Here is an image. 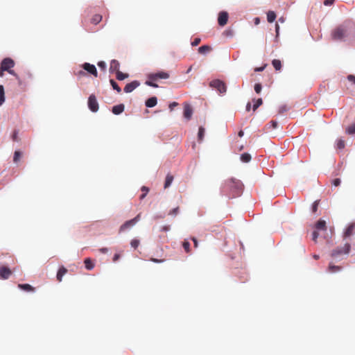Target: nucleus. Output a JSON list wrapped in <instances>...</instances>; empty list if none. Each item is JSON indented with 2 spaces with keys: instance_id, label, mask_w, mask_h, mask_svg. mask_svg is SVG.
I'll return each mask as SVG.
<instances>
[{
  "instance_id": "1",
  "label": "nucleus",
  "mask_w": 355,
  "mask_h": 355,
  "mask_svg": "<svg viewBox=\"0 0 355 355\" xmlns=\"http://www.w3.org/2000/svg\"><path fill=\"white\" fill-rule=\"evenodd\" d=\"M350 28L346 25H340L336 27L331 33L334 40H343L349 35Z\"/></svg>"
},
{
  "instance_id": "2",
  "label": "nucleus",
  "mask_w": 355,
  "mask_h": 355,
  "mask_svg": "<svg viewBox=\"0 0 355 355\" xmlns=\"http://www.w3.org/2000/svg\"><path fill=\"white\" fill-rule=\"evenodd\" d=\"M226 186L232 191V196H239L243 191V184L239 180L231 178L226 181Z\"/></svg>"
},
{
  "instance_id": "3",
  "label": "nucleus",
  "mask_w": 355,
  "mask_h": 355,
  "mask_svg": "<svg viewBox=\"0 0 355 355\" xmlns=\"http://www.w3.org/2000/svg\"><path fill=\"white\" fill-rule=\"evenodd\" d=\"M351 250L349 243H345L343 246L337 247L331 252V257L334 259H339L343 255H347Z\"/></svg>"
},
{
  "instance_id": "4",
  "label": "nucleus",
  "mask_w": 355,
  "mask_h": 355,
  "mask_svg": "<svg viewBox=\"0 0 355 355\" xmlns=\"http://www.w3.org/2000/svg\"><path fill=\"white\" fill-rule=\"evenodd\" d=\"M209 87L216 89L220 94H224L227 92L226 84L219 79H215L211 80L209 83Z\"/></svg>"
},
{
  "instance_id": "5",
  "label": "nucleus",
  "mask_w": 355,
  "mask_h": 355,
  "mask_svg": "<svg viewBox=\"0 0 355 355\" xmlns=\"http://www.w3.org/2000/svg\"><path fill=\"white\" fill-rule=\"evenodd\" d=\"M14 65V61L9 58H4L1 63V67H2L3 70L8 71L9 73L15 76L17 79H19L17 75L15 73V71L13 70H11V68H12Z\"/></svg>"
},
{
  "instance_id": "6",
  "label": "nucleus",
  "mask_w": 355,
  "mask_h": 355,
  "mask_svg": "<svg viewBox=\"0 0 355 355\" xmlns=\"http://www.w3.org/2000/svg\"><path fill=\"white\" fill-rule=\"evenodd\" d=\"M141 217V214L137 215L134 218L127 220L119 228V232H124L125 230L129 229L133 227L139 220Z\"/></svg>"
},
{
  "instance_id": "7",
  "label": "nucleus",
  "mask_w": 355,
  "mask_h": 355,
  "mask_svg": "<svg viewBox=\"0 0 355 355\" xmlns=\"http://www.w3.org/2000/svg\"><path fill=\"white\" fill-rule=\"evenodd\" d=\"M148 79L153 81H157L159 79H167L169 78V73L165 71H159L157 73H150L148 76Z\"/></svg>"
},
{
  "instance_id": "8",
  "label": "nucleus",
  "mask_w": 355,
  "mask_h": 355,
  "mask_svg": "<svg viewBox=\"0 0 355 355\" xmlns=\"http://www.w3.org/2000/svg\"><path fill=\"white\" fill-rule=\"evenodd\" d=\"M88 107L89 108V110L93 112H96L98 110V108H99L98 103L97 102L96 96L94 94H91L89 96Z\"/></svg>"
},
{
  "instance_id": "9",
  "label": "nucleus",
  "mask_w": 355,
  "mask_h": 355,
  "mask_svg": "<svg viewBox=\"0 0 355 355\" xmlns=\"http://www.w3.org/2000/svg\"><path fill=\"white\" fill-rule=\"evenodd\" d=\"M12 275L11 270L5 266H0V279H8Z\"/></svg>"
},
{
  "instance_id": "10",
  "label": "nucleus",
  "mask_w": 355,
  "mask_h": 355,
  "mask_svg": "<svg viewBox=\"0 0 355 355\" xmlns=\"http://www.w3.org/2000/svg\"><path fill=\"white\" fill-rule=\"evenodd\" d=\"M83 68L88 73L94 75L95 77L98 76V72L96 67L94 64L85 62L83 64Z\"/></svg>"
},
{
  "instance_id": "11",
  "label": "nucleus",
  "mask_w": 355,
  "mask_h": 355,
  "mask_svg": "<svg viewBox=\"0 0 355 355\" xmlns=\"http://www.w3.org/2000/svg\"><path fill=\"white\" fill-rule=\"evenodd\" d=\"M228 21V13L227 12H220L218 14V23L220 26H224Z\"/></svg>"
},
{
  "instance_id": "12",
  "label": "nucleus",
  "mask_w": 355,
  "mask_h": 355,
  "mask_svg": "<svg viewBox=\"0 0 355 355\" xmlns=\"http://www.w3.org/2000/svg\"><path fill=\"white\" fill-rule=\"evenodd\" d=\"M140 85L139 82L137 80H134L130 83H128L123 90L125 93H130Z\"/></svg>"
},
{
  "instance_id": "13",
  "label": "nucleus",
  "mask_w": 355,
  "mask_h": 355,
  "mask_svg": "<svg viewBox=\"0 0 355 355\" xmlns=\"http://www.w3.org/2000/svg\"><path fill=\"white\" fill-rule=\"evenodd\" d=\"M355 229V223H352L349 224L347 228L345 229V231L343 233V239H345L350 236L352 235L354 230Z\"/></svg>"
},
{
  "instance_id": "14",
  "label": "nucleus",
  "mask_w": 355,
  "mask_h": 355,
  "mask_svg": "<svg viewBox=\"0 0 355 355\" xmlns=\"http://www.w3.org/2000/svg\"><path fill=\"white\" fill-rule=\"evenodd\" d=\"M192 114H193V110H192L191 107L189 104H187V103L184 104V118H186L187 120L191 119Z\"/></svg>"
},
{
  "instance_id": "15",
  "label": "nucleus",
  "mask_w": 355,
  "mask_h": 355,
  "mask_svg": "<svg viewBox=\"0 0 355 355\" xmlns=\"http://www.w3.org/2000/svg\"><path fill=\"white\" fill-rule=\"evenodd\" d=\"M120 64L116 60H112L110 62V73H116L119 71Z\"/></svg>"
},
{
  "instance_id": "16",
  "label": "nucleus",
  "mask_w": 355,
  "mask_h": 355,
  "mask_svg": "<svg viewBox=\"0 0 355 355\" xmlns=\"http://www.w3.org/2000/svg\"><path fill=\"white\" fill-rule=\"evenodd\" d=\"M125 109V106L123 104L116 105L112 107V112L113 114L118 115L121 114Z\"/></svg>"
},
{
  "instance_id": "17",
  "label": "nucleus",
  "mask_w": 355,
  "mask_h": 355,
  "mask_svg": "<svg viewBox=\"0 0 355 355\" xmlns=\"http://www.w3.org/2000/svg\"><path fill=\"white\" fill-rule=\"evenodd\" d=\"M341 270V266H336L333 263H330L327 268V271L331 273L338 272H340Z\"/></svg>"
},
{
  "instance_id": "18",
  "label": "nucleus",
  "mask_w": 355,
  "mask_h": 355,
  "mask_svg": "<svg viewBox=\"0 0 355 355\" xmlns=\"http://www.w3.org/2000/svg\"><path fill=\"white\" fill-rule=\"evenodd\" d=\"M67 272V269L64 266L60 268L57 273V280L60 282L62 280V277Z\"/></svg>"
},
{
  "instance_id": "19",
  "label": "nucleus",
  "mask_w": 355,
  "mask_h": 355,
  "mask_svg": "<svg viewBox=\"0 0 355 355\" xmlns=\"http://www.w3.org/2000/svg\"><path fill=\"white\" fill-rule=\"evenodd\" d=\"M315 228L318 230H323V231H325L327 230V225H326V222L325 220H319L316 223H315Z\"/></svg>"
},
{
  "instance_id": "20",
  "label": "nucleus",
  "mask_w": 355,
  "mask_h": 355,
  "mask_svg": "<svg viewBox=\"0 0 355 355\" xmlns=\"http://www.w3.org/2000/svg\"><path fill=\"white\" fill-rule=\"evenodd\" d=\"M157 103V99L155 96L149 98L146 101V106L148 107H155Z\"/></svg>"
},
{
  "instance_id": "21",
  "label": "nucleus",
  "mask_w": 355,
  "mask_h": 355,
  "mask_svg": "<svg viewBox=\"0 0 355 355\" xmlns=\"http://www.w3.org/2000/svg\"><path fill=\"white\" fill-rule=\"evenodd\" d=\"M18 287L25 291H27V292L35 291V288L28 284H18Z\"/></svg>"
},
{
  "instance_id": "22",
  "label": "nucleus",
  "mask_w": 355,
  "mask_h": 355,
  "mask_svg": "<svg viewBox=\"0 0 355 355\" xmlns=\"http://www.w3.org/2000/svg\"><path fill=\"white\" fill-rule=\"evenodd\" d=\"M211 51V47L208 45H203L198 48V53L205 54Z\"/></svg>"
},
{
  "instance_id": "23",
  "label": "nucleus",
  "mask_w": 355,
  "mask_h": 355,
  "mask_svg": "<svg viewBox=\"0 0 355 355\" xmlns=\"http://www.w3.org/2000/svg\"><path fill=\"white\" fill-rule=\"evenodd\" d=\"M276 19V14L274 11H268L267 13V20L269 23L273 22Z\"/></svg>"
},
{
  "instance_id": "24",
  "label": "nucleus",
  "mask_w": 355,
  "mask_h": 355,
  "mask_svg": "<svg viewBox=\"0 0 355 355\" xmlns=\"http://www.w3.org/2000/svg\"><path fill=\"white\" fill-rule=\"evenodd\" d=\"M173 180V176L171 174H168L166 177L165 182H164V188L166 189L169 187Z\"/></svg>"
},
{
  "instance_id": "25",
  "label": "nucleus",
  "mask_w": 355,
  "mask_h": 355,
  "mask_svg": "<svg viewBox=\"0 0 355 355\" xmlns=\"http://www.w3.org/2000/svg\"><path fill=\"white\" fill-rule=\"evenodd\" d=\"M21 157H22V153L19 150H16L14 153L13 162L17 164L20 161Z\"/></svg>"
},
{
  "instance_id": "26",
  "label": "nucleus",
  "mask_w": 355,
  "mask_h": 355,
  "mask_svg": "<svg viewBox=\"0 0 355 355\" xmlns=\"http://www.w3.org/2000/svg\"><path fill=\"white\" fill-rule=\"evenodd\" d=\"M102 18L101 15H94L91 19V22L94 24H98L102 20Z\"/></svg>"
},
{
  "instance_id": "27",
  "label": "nucleus",
  "mask_w": 355,
  "mask_h": 355,
  "mask_svg": "<svg viewBox=\"0 0 355 355\" xmlns=\"http://www.w3.org/2000/svg\"><path fill=\"white\" fill-rule=\"evenodd\" d=\"M85 268L87 270H92L94 267V264L92 263V260L89 258L86 259L84 261Z\"/></svg>"
},
{
  "instance_id": "28",
  "label": "nucleus",
  "mask_w": 355,
  "mask_h": 355,
  "mask_svg": "<svg viewBox=\"0 0 355 355\" xmlns=\"http://www.w3.org/2000/svg\"><path fill=\"white\" fill-rule=\"evenodd\" d=\"M241 160L244 163H248L251 160V155L249 153H243L241 155Z\"/></svg>"
},
{
  "instance_id": "29",
  "label": "nucleus",
  "mask_w": 355,
  "mask_h": 355,
  "mask_svg": "<svg viewBox=\"0 0 355 355\" xmlns=\"http://www.w3.org/2000/svg\"><path fill=\"white\" fill-rule=\"evenodd\" d=\"M128 77V73H123L121 71H119L116 73V78L119 80H123Z\"/></svg>"
},
{
  "instance_id": "30",
  "label": "nucleus",
  "mask_w": 355,
  "mask_h": 355,
  "mask_svg": "<svg viewBox=\"0 0 355 355\" xmlns=\"http://www.w3.org/2000/svg\"><path fill=\"white\" fill-rule=\"evenodd\" d=\"M272 66L274 67V68L279 71L282 68V62L279 60H277V59H275L272 60Z\"/></svg>"
},
{
  "instance_id": "31",
  "label": "nucleus",
  "mask_w": 355,
  "mask_h": 355,
  "mask_svg": "<svg viewBox=\"0 0 355 355\" xmlns=\"http://www.w3.org/2000/svg\"><path fill=\"white\" fill-rule=\"evenodd\" d=\"M110 84L112 87V88L116 90L118 93H120L121 92V87L118 85V84L112 79L110 80Z\"/></svg>"
},
{
  "instance_id": "32",
  "label": "nucleus",
  "mask_w": 355,
  "mask_h": 355,
  "mask_svg": "<svg viewBox=\"0 0 355 355\" xmlns=\"http://www.w3.org/2000/svg\"><path fill=\"white\" fill-rule=\"evenodd\" d=\"M205 128L203 127H200L198 134V141H202L205 135Z\"/></svg>"
},
{
  "instance_id": "33",
  "label": "nucleus",
  "mask_w": 355,
  "mask_h": 355,
  "mask_svg": "<svg viewBox=\"0 0 355 355\" xmlns=\"http://www.w3.org/2000/svg\"><path fill=\"white\" fill-rule=\"evenodd\" d=\"M253 101H254V104L253 105V111L254 112L260 105H262L263 101L261 98H258L257 100L253 99Z\"/></svg>"
},
{
  "instance_id": "34",
  "label": "nucleus",
  "mask_w": 355,
  "mask_h": 355,
  "mask_svg": "<svg viewBox=\"0 0 355 355\" xmlns=\"http://www.w3.org/2000/svg\"><path fill=\"white\" fill-rule=\"evenodd\" d=\"M346 132L349 135H355V124H352L346 129Z\"/></svg>"
},
{
  "instance_id": "35",
  "label": "nucleus",
  "mask_w": 355,
  "mask_h": 355,
  "mask_svg": "<svg viewBox=\"0 0 355 355\" xmlns=\"http://www.w3.org/2000/svg\"><path fill=\"white\" fill-rule=\"evenodd\" d=\"M182 246L186 252H187V253L190 252V243L189 241H184L182 243Z\"/></svg>"
},
{
  "instance_id": "36",
  "label": "nucleus",
  "mask_w": 355,
  "mask_h": 355,
  "mask_svg": "<svg viewBox=\"0 0 355 355\" xmlns=\"http://www.w3.org/2000/svg\"><path fill=\"white\" fill-rule=\"evenodd\" d=\"M336 145H337L338 148L343 149L345 148V141L340 139L337 141Z\"/></svg>"
},
{
  "instance_id": "37",
  "label": "nucleus",
  "mask_w": 355,
  "mask_h": 355,
  "mask_svg": "<svg viewBox=\"0 0 355 355\" xmlns=\"http://www.w3.org/2000/svg\"><path fill=\"white\" fill-rule=\"evenodd\" d=\"M139 240L136 239H132L130 242V245L134 249H136L139 246Z\"/></svg>"
},
{
  "instance_id": "38",
  "label": "nucleus",
  "mask_w": 355,
  "mask_h": 355,
  "mask_svg": "<svg viewBox=\"0 0 355 355\" xmlns=\"http://www.w3.org/2000/svg\"><path fill=\"white\" fill-rule=\"evenodd\" d=\"M318 206H319V200H315L313 203L312 208H311L313 213H316L317 212L318 209Z\"/></svg>"
},
{
  "instance_id": "39",
  "label": "nucleus",
  "mask_w": 355,
  "mask_h": 355,
  "mask_svg": "<svg viewBox=\"0 0 355 355\" xmlns=\"http://www.w3.org/2000/svg\"><path fill=\"white\" fill-rule=\"evenodd\" d=\"M179 213V207H177L173 209H171L169 213H168V215H171V216H176L178 215V214Z\"/></svg>"
},
{
  "instance_id": "40",
  "label": "nucleus",
  "mask_w": 355,
  "mask_h": 355,
  "mask_svg": "<svg viewBox=\"0 0 355 355\" xmlns=\"http://www.w3.org/2000/svg\"><path fill=\"white\" fill-rule=\"evenodd\" d=\"M262 86L260 83H256L254 85V91L256 93L259 94L261 91Z\"/></svg>"
},
{
  "instance_id": "41",
  "label": "nucleus",
  "mask_w": 355,
  "mask_h": 355,
  "mask_svg": "<svg viewBox=\"0 0 355 355\" xmlns=\"http://www.w3.org/2000/svg\"><path fill=\"white\" fill-rule=\"evenodd\" d=\"M155 81H153L150 79L146 82V84L148 86L153 87H158V85L154 83Z\"/></svg>"
},
{
  "instance_id": "42",
  "label": "nucleus",
  "mask_w": 355,
  "mask_h": 355,
  "mask_svg": "<svg viewBox=\"0 0 355 355\" xmlns=\"http://www.w3.org/2000/svg\"><path fill=\"white\" fill-rule=\"evenodd\" d=\"M319 236V233L317 231H314L312 234V239L313 241L316 243L318 238Z\"/></svg>"
},
{
  "instance_id": "43",
  "label": "nucleus",
  "mask_w": 355,
  "mask_h": 355,
  "mask_svg": "<svg viewBox=\"0 0 355 355\" xmlns=\"http://www.w3.org/2000/svg\"><path fill=\"white\" fill-rule=\"evenodd\" d=\"M12 139L14 141H18V132L15 130L12 135Z\"/></svg>"
},
{
  "instance_id": "44",
  "label": "nucleus",
  "mask_w": 355,
  "mask_h": 355,
  "mask_svg": "<svg viewBox=\"0 0 355 355\" xmlns=\"http://www.w3.org/2000/svg\"><path fill=\"white\" fill-rule=\"evenodd\" d=\"M200 42V39L198 37H196L193 40V41L191 42V45L193 46H198Z\"/></svg>"
},
{
  "instance_id": "45",
  "label": "nucleus",
  "mask_w": 355,
  "mask_h": 355,
  "mask_svg": "<svg viewBox=\"0 0 355 355\" xmlns=\"http://www.w3.org/2000/svg\"><path fill=\"white\" fill-rule=\"evenodd\" d=\"M347 80L351 82L352 84H355V76L349 75L347 76Z\"/></svg>"
},
{
  "instance_id": "46",
  "label": "nucleus",
  "mask_w": 355,
  "mask_h": 355,
  "mask_svg": "<svg viewBox=\"0 0 355 355\" xmlns=\"http://www.w3.org/2000/svg\"><path fill=\"white\" fill-rule=\"evenodd\" d=\"M332 184L333 185H334L335 187H338L340 185V180L339 178H336L333 180L332 182Z\"/></svg>"
},
{
  "instance_id": "47",
  "label": "nucleus",
  "mask_w": 355,
  "mask_h": 355,
  "mask_svg": "<svg viewBox=\"0 0 355 355\" xmlns=\"http://www.w3.org/2000/svg\"><path fill=\"white\" fill-rule=\"evenodd\" d=\"M334 1L335 0H325L323 3L324 6H329L334 3Z\"/></svg>"
},
{
  "instance_id": "48",
  "label": "nucleus",
  "mask_w": 355,
  "mask_h": 355,
  "mask_svg": "<svg viewBox=\"0 0 355 355\" xmlns=\"http://www.w3.org/2000/svg\"><path fill=\"white\" fill-rule=\"evenodd\" d=\"M98 66L102 69H105L106 68V64L103 61H101L98 63Z\"/></svg>"
},
{
  "instance_id": "49",
  "label": "nucleus",
  "mask_w": 355,
  "mask_h": 355,
  "mask_svg": "<svg viewBox=\"0 0 355 355\" xmlns=\"http://www.w3.org/2000/svg\"><path fill=\"white\" fill-rule=\"evenodd\" d=\"M178 103H176V102H173V103H170V104H169V106H168V107H169V109H170L171 110H173V108H174L175 107L178 106Z\"/></svg>"
},
{
  "instance_id": "50",
  "label": "nucleus",
  "mask_w": 355,
  "mask_h": 355,
  "mask_svg": "<svg viewBox=\"0 0 355 355\" xmlns=\"http://www.w3.org/2000/svg\"><path fill=\"white\" fill-rule=\"evenodd\" d=\"M150 261L154 263H162L164 261V259H155V258H151Z\"/></svg>"
},
{
  "instance_id": "51",
  "label": "nucleus",
  "mask_w": 355,
  "mask_h": 355,
  "mask_svg": "<svg viewBox=\"0 0 355 355\" xmlns=\"http://www.w3.org/2000/svg\"><path fill=\"white\" fill-rule=\"evenodd\" d=\"M76 75L79 77H83L86 76V73L83 71H79L77 73H76Z\"/></svg>"
},
{
  "instance_id": "52",
  "label": "nucleus",
  "mask_w": 355,
  "mask_h": 355,
  "mask_svg": "<svg viewBox=\"0 0 355 355\" xmlns=\"http://www.w3.org/2000/svg\"><path fill=\"white\" fill-rule=\"evenodd\" d=\"M270 127L272 128V129H275L277 128V123L275 121H271L270 122Z\"/></svg>"
},
{
  "instance_id": "53",
  "label": "nucleus",
  "mask_w": 355,
  "mask_h": 355,
  "mask_svg": "<svg viewBox=\"0 0 355 355\" xmlns=\"http://www.w3.org/2000/svg\"><path fill=\"white\" fill-rule=\"evenodd\" d=\"M287 110H288V108H287L286 105H284L280 107L279 112L283 113L284 112H286Z\"/></svg>"
},
{
  "instance_id": "54",
  "label": "nucleus",
  "mask_w": 355,
  "mask_h": 355,
  "mask_svg": "<svg viewBox=\"0 0 355 355\" xmlns=\"http://www.w3.org/2000/svg\"><path fill=\"white\" fill-rule=\"evenodd\" d=\"M170 230V226L169 225H164L163 227H162V229L161 230L163 231V232H167Z\"/></svg>"
},
{
  "instance_id": "55",
  "label": "nucleus",
  "mask_w": 355,
  "mask_h": 355,
  "mask_svg": "<svg viewBox=\"0 0 355 355\" xmlns=\"http://www.w3.org/2000/svg\"><path fill=\"white\" fill-rule=\"evenodd\" d=\"M191 240H192V241H193V242L194 247H195V248H198V243L197 239H196L195 237H192V238H191Z\"/></svg>"
},
{
  "instance_id": "56",
  "label": "nucleus",
  "mask_w": 355,
  "mask_h": 355,
  "mask_svg": "<svg viewBox=\"0 0 355 355\" xmlns=\"http://www.w3.org/2000/svg\"><path fill=\"white\" fill-rule=\"evenodd\" d=\"M5 101V95H0V105Z\"/></svg>"
},
{
  "instance_id": "57",
  "label": "nucleus",
  "mask_w": 355,
  "mask_h": 355,
  "mask_svg": "<svg viewBox=\"0 0 355 355\" xmlns=\"http://www.w3.org/2000/svg\"><path fill=\"white\" fill-rule=\"evenodd\" d=\"M99 251L102 253H107L108 252V248H102L99 250Z\"/></svg>"
},
{
  "instance_id": "58",
  "label": "nucleus",
  "mask_w": 355,
  "mask_h": 355,
  "mask_svg": "<svg viewBox=\"0 0 355 355\" xmlns=\"http://www.w3.org/2000/svg\"><path fill=\"white\" fill-rule=\"evenodd\" d=\"M141 191L144 193H148L149 191V189L148 187L144 186V187H141Z\"/></svg>"
},
{
  "instance_id": "59",
  "label": "nucleus",
  "mask_w": 355,
  "mask_h": 355,
  "mask_svg": "<svg viewBox=\"0 0 355 355\" xmlns=\"http://www.w3.org/2000/svg\"><path fill=\"white\" fill-rule=\"evenodd\" d=\"M120 257V255L119 254H115L113 257V261H116Z\"/></svg>"
},
{
  "instance_id": "60",
  "label": "nucleus",
  "mask_w": 355,
  "mask_h": 355,
  "mask_svg": "<svg viewBox=\"0 0 355 355\" xmlns=\"http://www.w3.org/2000/svg\"><path fill=\"white\" fill-rule=\"evenodd\" d=\"M0 95H5L4 87L3 85H0Z\"/></svg>"
},
{
  "instance_id": "61",
  "label": "nucleus",
  "mask_w": 355,
  "mask_h": 355,
  "mask_svg": "<svg viewBox=\"0 0 355 355\" xmlns=\"http://www.w3.org/2000/svg\"><path fill=\"white\" fill-rule=\"evenodd\" d=\"M251 109V103L249 102L246 105V111L249 112Z\"/></svg>"
},
{
  "instance_id": "62",
  "label": "nucleus",
  "mask_w": 355,
  "mask_h": 355,
  "mask_svg": "<svg viewBox=\"0 0 355 355\" xmlns=\"http://www.w3.org/2000/svg\"><path fill=\"white\" fill-rule=\"evenodd\" d=\"M279 26L277 24H276L275 25V31H276V33H277V35H279Z\"/></svg>"
},
{
  "instance_id": "63",
  "label": "nucleus",
  "mask_w": 355,
  "mask_h": 355,
  "mask_svg": "<svg viewBox=\"0 0 355 355\" xmlns=\"http://www.w3.org/2000/svg\"><path fill=\"white\" fill-rule=\"evenodd\" d=\"M263 69H264V67H261L256 68L255 71H263Z\"/></svg>"
},
{
  "instance_id": "64",
  "label": "nucleus",
  "mask_w": 355,
  "mask_h": 355,
  "mask_svg": "<svg viewBox=\"0 0 355 355\" xmlns=\"http://www.w3.org/2000/svg\"><path fill=\"white\" fill-rule=\"evenodd\" d=\"M244 133L243 130H240L238 133L239 137H242L243 136Z\"/></svg>"
}]
</instances>
